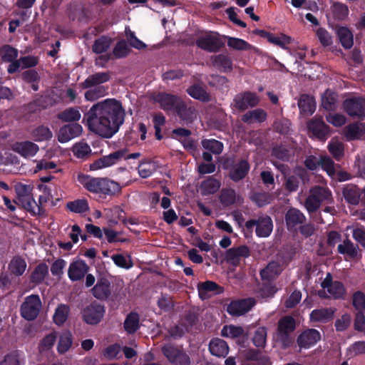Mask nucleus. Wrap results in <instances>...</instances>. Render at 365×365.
Returning a JSON list of instances; mask_svg holds the SVG:
<instances>
[{
	"label": "nucleus",
	"instance_id": "1",
	"mask_svg": "<svg viewBox=\"0 0 365 365\" xmlns=\"http://www.w3.org/2000/svg\"><path fill=\"white\" fill-rule=\"evenodd\" d=\"M125 110L120 101L108 98L93 105L84 114L83 121L90 130L110 138L115 134L123 123Z\"/></svg>",
	"mask_w": 365,
	"mask_h": 365
},
{
	"label": "nucleus",
	"instance_id": "2",
	"mask_svg": "<svg viewBox=\"0 0 365 365\" xmlns=\"http://www.w3.org/2000/svg\"><path fill=\"white\" fill-rule=\"evenodd\" d=\"M77 180L86 190L95 194L113 196L121 190L118 182L108 178H94L80 173L77 176Z\"/></svg>",
	"mask_w": 365,
	"mask_h": 365
},
{
	"label": "nucleus",
	"instance_id": "3",
	"mask_svg": "<svg viewBox=\"0 0 365 365\" xmlns=\"http://www.w3.org/2000/svg\"><path fill=\"white\" fill-rule=\"evenodd\" d=\"M333 202L331 191L327 187L315 185L309 189L304 207L309 213H312L315 212L322 204L331 205Z\"/></svg>",
	"mask_w": 365,
	"mask_h": 365
},
{
	"label": "nucleus",
	"instance_id": "4",
	"mask_svg": "<svg viewBox=\"0 0 365 365\" xmlns=\"http://www.w3.org/2000/svg\"><path fill=\"white\" fill-rule=\"evenodd\" d=\"M222 168L229 170V178L235 182L243 180L250 170V163L247 160L242 159L236 163L234 156L225 158Z\"/></svg>",
	"mask_w": 365,
	"mask_h": 365
},
{
	"label": "nucleus",
	"instance_id": "5",
	"mask_svg": "<svg viewBox=\"0 0 365 365\" xmlns=\"http://www.w3.org/2000/svg\"><path fill=\"white\" fill-rule=\"evenodd\" d=\"M343 108L350 117L363 119L365 118V98H348L343 102Z\"/></svg>",
	"mask_w": 365,
	"mask_h": 365
},
{
	"label": "nucleus",
	"instance_id": "6",
	"mask_svg": "<svg viewBox=\"0 0 365 365\" xmlns=\"http://www.w3.org/2000/svg\"><path fill=\"white\" fill-rule=\"evenodd\" d=\"M322 290L319 292L321 297L337 299L342 297L345 293L343 284L339 282H332V278L329 273L327 274V277L322 282Z\"/></svg>",
	"mask_w": 365,
	"mask_h": 365
},
{
	"label": "nucleus",
	"instance_id": "7",
	"mask_svg": "<svg viewBox=\"0 0 365 365\" xmlns=\"http://www.w3.org/2000/svg\"><path fill=\"white\" fill-rule=\"evenodd\" d=\"M41 307V302L38 295H30L27 297L21 307V316L27 319H35Z\"/></svg>",
	"mask_w": 365,
	"mask_h": 365
},
{
	"label": "nucleus",
	"instance_id": "8",
	"mask_svg": "<svg viewBox=\"0 0 365 365\" xmlns=\"http://www.w3.org/2000/svg\"><path fill=\"white\" fill-rule=\"evenodd\" d=\"M182 99V98L178 95L166 92H159L154 98L160 105V108L168 114L174 113Z\"/></svg>",
	"mask_w": 365,
	"mask_h": 365
},
{
	"label": "nucleus",
	"instance_id": "9",
	"mask_svg": "<svg viewBox=\"0 0 365 365\" xmlns=\"http://www.w3.org/2000/svg\"><path fill=\"white\" fill-rule=\"evenodd\" d=\"M259 102V99L255 93L247 91L243 93L237 94L233 100L232 105L235 109L240 111H244L249 107L257 106Z\"/></svg>",
	"mask_w": 365,
	"mask_h": 365
},
{
	"label": "nucleus",
	"instance_id": "10",
	"mask_svg": "<svg viewBox=\"0 0 365 365\" xmlns=\"http://www.w3.org/2000/svg\"><path fill=\"white\" fill-rule=\"evenodd\" d=\"M197 46L208 52H217L224 46L222 40L211 34H207L197 38L195 41Z\"/></svg>",
	"mask_w": 365,
	"mask_h": 365
},
{
	"label": "nucleus",
	"instance_id": "11",
	"mask_svg": "<svg viewBox=\"0 0 365 365\" xmlns=\"http://www.w3.org/2000/svg\"><path fill=\"white\" fill-rule=\"evenodd\" d=\"M173 114L176 115L184 124H190L196 118V109L189 106L183 98L179 103Z\"/></svg>",
	"mask_w": 365,
	"mask_h": 365
},
{
	"label": "nucleus",
	"instance_id": "12",
	"mask_svg": "<svg viewBox=\"0 0 365 365\" xmlns=\"http://www.w3.org/2000/svg\"><path fill=\"white\" fill-rule=\"evenodd\" d=\"M162 351L169 361L175 365H187L189 363L188 356L170 344L163 346Z\"/></svg>",
	"mask_w": 365,
	"mask_h": 365
},
{
	"label": "nucleus",
	"instance_id": "13",
	"mask_svg": "<svg viewBox=\"0 0 365 365\" xmlns=\"http://www.w3.org/2000/svg\"><path fill=\"white\" fill-rule=\"evenodd\" d=\"M105 313L104 307L99 304H91L83 311L84 321L90 324L98 323Z\"/></svg>",
	"mask_w": 365,
	"mask_h": 365
},
{
	"label": "nucleus",
	"instance_id": "14",
	"mask_svg": "<svg viewBox=\"0 0 365 365\" xmlns=\"http://www.w3.org/2000/svg\"><path fill=\"white\" fill-rule=\"evenodd\" d=\"M82 130V126L78 123L65 125L59 129L58 140L61 143H67L73 138L79 136Z\"/></svg>",
	"mask_w": 365,
	"mask_h": 365
},
{
	"label": "nucleus",
	"instance_id": "15",
	"mask_svg": "<svg viewBox=\"0 0 365 365\" xmlns=\"http://www.w3.org/2000/svg\"><path fill=\"white\" fill-rule=\"evenodd\" d=\"M255 304V300L248 298L232 302L227 307V312L233 316H240L249 312Z\"/></svg>",
	"mask_w": 365,
	"mask_h": 365
},
{
	"label": "nucleus",
	"instance_id": "16",
	"mask_svg": "<svg viewBox=\"0 0 365 365\" xmlns=\"http://www.w3.org/2000/svg\"><path fill=\"white\" fill-rule=\"evenodd\" d=\"M305 221V216L297 208L289 209L285 215L287 228H305L304 226Z\"/></svg>",
	"mask_w": 365,
	"mask_h": 365
},
{
	"label": "nucleus",
	"instance_id": "17",
	"mask_svg": "<svg viewBox=\"0 0 365 365\" xmlns=\"http://www.w3.org/2000/svg\"><path fill=\"white\" fill-rule=\"evenodd\" d=\"M187 93L192 98L202 103L211 101L212 98L210 93L206 91L205 86L202 82L195 83L186 89Z\"/></svg>",
	"mask_w": 365,
	"mask_h": 365
},
{
	"label": "nucleus",
	"instance_id": "18",
	"mask_svg": "<svg viewBox=\"0 0 365 365\" xmlns=\"http://www.w3.org/2000/svg\"><path fill=\"white\" fill-rule=\"evenodd\" d=\"M110 75L109 72H97L88 76L83 82L80 83L83 89L91 88L94 86H101V84L109 81Z\"/></svg>",
	"mask_w": 365,
	"mask_h": 365
},
{
	"label": "nucleus",
	"instance_id": "19",
	"mask_svg": "<svg viewBox=\"0 0 365 365\" xmlns=\"http://www.w3.org/2000/svg\"><path fill=\"white\" fill-rule=\"evenodd\" d=\"M88 266L81 259L73 261L70 264L68 275L71 280L77 281L82 279L88 272Z\"/></svg>",
	"mask_w": 365,
	"mask_h": 365
},
{
	"label": "nucleus",
	"instance_id": "20",
	"mask_svg": "<svg viewBox=\"0 0 365 365\" xmlns=\"http://www.w3.org/2000/svg\"><path fill=\"white\" fill-rule=\"evenodd\" d=\"M308 128L315 137L320 140L325 139L329 134V126L321 118H314L309 121Z\"/></svg>",
	"mask_w": 365,
	"mask_h": 365
},
{
	"label": "nucleus",
	"instance_id": "21",
	"mask_svg": "<svg viewBox=\"0 0 365 365\" xmlns=\"http://www.w3.org/2000/svg\"><path fill=\"white\" fill-rule=\"evenodd\" d=\"M38 146L31 141L16 142L13 145V150L24 158L34 156L38 151Z\"/></svg>",
	"mask_w": 365,
	"mask_h": 365
},
{
	"label": "nucleus",
	"instance_id": "22",
	"mask_svg": "<svg viewBox=\"0 0 365 365\" xmlns=\"http://www.w3.org/2000/svg\"><path fill=\"white\" fill-rule=\"evenodd\" d=\"M365 134V125L362 123H352L344 130V135L348 141L360 139Z\"/></svg>",
	"mask_w": 365,
	"mask_h": 365
},
{
	"label": "nucleus",
	"instance_id": "23",
	"mask_svg": "<svg viewBox=\"0 0 365 365\" xmlns=\"http://www.w3.org/2000/svg\"><path fill=\"white\" fill-rule=\"evenodd\" d=\"M17 205H21L24 209L29 212L32 215H41L43 208L38 205L29 194L25 197H16Z\"/></svg>",
	"mask_w": 365,
	"mask_h": 365
},
{
	"label": "nucleus",
	"instance_id": "24",
	"mask_svg": "<svg viewBox=\"0 0 365 365\" xmlns=\"http://www.w3.org/2000/svg\"><path fill=\"white\" fill-rule=\"evenodd\" d=\"M294 155L293 148L289 145H276L272 149V155L283 162H289Z\"/></svg>",
	"mask_w": 365,
	"mask_h": 365
},
{
	"label": "nucleus",
	"instance_id": "25",
	"mask_svg": "<svg viewBox=\"0 0 365 365\" xmlns=\"http://www.w3.org/2000/svg\"><path fill=\"white\" fill-rule=\"evenodd\" d=\"M321 338L320 334L315 329H309L303 332L298 338V344L301 347L309 348L314 345Z\"/></svg>",
	"mask_w": 365,
	"mask_h": 365
},
{
	"label": "nucleus",
	"instance_id": "26",
	"mask_svg": "<svg viewBox=\"0 0 365 365\" xmlns=\"http://www.w3.org/2000/svg\"><path fill=\"white\" fill-rule=\"evenodd\" d=\"M298 107L301 114L312 115L316 110L314 98L307 94L301 95L298 101Z\"/></svg>",
	"mask_w": 365,
	"mask_h": 365
},
{
	"label": "nucleus",
	"instance_id": "27",
	"mask_svg": "<svg viewBox=\"0 0 365 365\" xmlns=\"http://www.w3.org/2000/svg\"><path fill=\"white\" fill-rule=\"evenodd\" d=\"M267 113L262 108L249 110L242 116V121L247 124L263 123L267 120Z\"/></svg>",
	"mask_w": 365,
	"mask_h": 365
},
{
	"label": "nucleus",
	"instance_id": "28",
	"mask_svg": "<svg viewBox=\"0 0 365 365\" xmlns=\"http://www.w3.org/2000/svg\"><path fill=\"white\" fill-rule=\"evenodd\" d=\"M250 200L258 207H263L270 204L274 199V195L265 191L252 192L250 196Z\"/></svg>",
	"mask_w": 365,
	"mask_h": 365
},
{
	"label": "nucleus",
	"instance_id": "29",
	"mask_svg": "<svg viewBox=\"0 0 365 365\" xmlns=\"http://www.w3.org/2000/svg\"><path fill=\"white\" fill-rule=\"evenodd\" d=\"M197 290L200 298L202 299L208 298L211 294H217L222 292L221 287L211 281L200 283L197 285Z\"/></svg>",
	"mask_w": 365,
	"mask_h": 365
},
{
	"label": "nucleus",
	"instance_id": "30",
	"mask_svg": "<svg viewBox=\"0 0 365 365\" xmlns=\"http://www.w3.org/2000/svg\"><path fill=\"white\" fill-rule=\"evenodd\" d=\"M220 185L219 180L213 177H208L200 183V192L203 196L214 194L220 189Z\"/></svg>",
	"mask_w": 365,
	"mask_h": 365
},
{
	"label": "nucleus",
	"instance_id": "31",
	"mask_svg": "<svg viewBox=\"0 0 365 365\" xmlns=\"http://www.w3.org/2000/svg\"><path fill=\"white\" fill-rule=\"evenodd\" d=\"M209 349L210 353L218 357H225L229 351L227 343L220 339H215L210 342Z\"/></svg>",
	"mask_w": 365,
	"mask_h": 365
},
{
	"label": "nucleus",
	"instance_id": "32",
	"mask_svg": "<svg viewBox=\"0 0 365 365\" xmlns=\"http://www.w3.org/2000/svg\"><path fill=\"white\" fill-rule=\"evenodd\" d=\"M254 226L256 228H273L272 218L266 214H262L257 218L247 220L245 222V228H252Z\"/></svg>",
	"mask_w": 365,
	"mask_h": 365
},
{
	"label": "nucleus",
	"instance_id": "33",
	"mask_svg": "<svg viewBox=\"0 0 365 365\" xmlns=\"http://www.w3.org/2000/svg\"><path fill=\"white\" fill-rule=\"evenodd\" d=\"M93 294L95 297L104 299L108 298L110 293V284L106 279L98 280L97 284L92 289Z\"/></svg>",
	"mask_w": 365,
	"mask_h": 365
},
{
	"label": "nucleus",
	"instance_id": "34",
	"mask_svg": "<svg viewBox=\"0 0 365 365\" xmlns=\"http://www.w3.org/2000/svg\"><path fill=\"white\" fill-rule=\"evenodd\" d=\"M113 39L106 35L96 38L92 46V51L96 54H102L106 52L110 47Z\"/></svg>",
	"mask_w": 365,
	"mask_h": 365
},
{
	"label": "nucleus",
	"instance_id": "35",
	"mask_svg": "<svg viewBox=\"0 0 365 365\" xmlns=\"http://www.w3.org/2000/svg\"><path fill=\"white\" fill-rule=\"evenodd\" d=\"M250 255V250L246 246L231 248L227 251L226 259L232 264L238 262L240 257H247Z\"/></svg>",
	"mask_w": 365,
	"mask_h": 365
},
{
	"label": "nucleus",
	"instance_id": "36",
	"mask_svg": "<svg viewBox=\"0 0 365 365\" xmlns=\"http://www.w3.org/2000/svg\"><path fill=\"white\" fill-rule=\"evenodd\" d=\"M337 250L340 254L346 255V258L356 259L359 257L358 247L350 240H347L339 244Z\"/></svg>",
	"mask_w": 365,
	"mask_h": 365
},
{
	"label": "nucleus",
	"instance_id": "37",
	"mask_svg": "<svg viewBox=\"0 0 365 365\" xmlns=\"http://www.w3.org/2000/svg\"><path fill=\"white\" fill-rule=\"evenodd\" d=\"M343 196L350 205H356L359 203L360 192L356 185H348L343 189Z\"/></svg>",
	"mask_w": 365,
	"mask_h": 365
},
{
	"label": "nucleus",
	"instance_id": "38",
	"mask_svg": "<svg viewBox=\"0 0 365 365\" xmlns=\"http://www.w3.org/2000/svg\"><path fill=\"white\" fill-rule=\"evenodd\" d=\"M236 191L232 188H222L220 190L219 200L222 205L225 207L234 205L237 200Z\"/></svg>",
	"mask_w": 365,
	"mask_h": 365
},
{
	"label": "nucleus",
	"instance_id": "39",
	"mask_svg": "<svg viewBox=\"0 0 365 365\" xmlns=\"http://www.w3.org/2000/svg\"><path fill=\"white\" fill-rule=\"evenodd\" d=\"M322 106L328 111L337 108V94L327 89L322 98Z\"/></svg>",
	"mask_w": 365,
	"mask_h": 365
},
{
	"label": "nucleus",
	"instance_id": "40",
	"mask_svg": "<svg viewBox=\"0 0 365 365\" xmlns=\"http://www.w3.org/2000/svg\"><path fill=\"white\" fill-rule=\"evenodd\" d=\"M72 334L69 331H63L58 336L57 351L60 354L67 352L72 346Z\"/></svg>",
	"mask_w": 365,
	"mask_h": 365
},
{
	"label": "nucleus",
	"instance_id": "41",
	"mask_svg": "<svg viewBox=\"0 0 365 365\" xmlns=\"http://www.w3.org/2000/svg\"><path fill=\"white\" fill-rule=\"evenodd\" d=\"M22 79L27 83L31 84L33 91H37L39 89L38 83L41 76L35 69H29L22 73Z\"/></svg>",
	"mask_w": 365,
	"mask_h": 365
},
{
	"label": "nucleus",
	"instance_id": "42",
	"mask_svg": "<svg viewBox=\"0 0 365 365\" xmlns=\"http://www.w3.org/2000/svg\"><path fill=\"white\" fill-rule=\"evenodd\" d=\"M337 36L342 46L346 48H351L354 44L352 32L347 27H340L337 30Z\"/></svg>",
	"mask_w": 365,
	"mask_h": 365
},
{
	"label": "nucleus",
	"instance_id": "43",
	"mask_svg": "<svg viewBox=\"0 0 365 365\" xmlns=\"http://www.w3.org/2000/svg\"><path fill=\"white\" fill-rule=\"evenodd\" d=\"M201 145L205 150L214 155L220 154L224 148V145L221 141L213 138L202 140Z\"/></svg>",
	"mask_w": 365,
	"mask_h": 365
},
{
	"label": "nucleus",
	"instance_id": "44",
	"mask_svg": "<svg viewBox=\"0 0 365 365\" xmlns=\"http://www.w3.org/2000/svg\"><path fill=\"white\" fill-rule=\"evenodd\" d=\"M282 267L277 262H272L263 269L260 274L263 279L270 280L279 274Z\"/></svg>",
	"mask_w": 365,
	"mask_h": 365
},
{
	"label": "nucleus",
	"instance_id": "45",
	"mask_svg": "<svg viewBox=\"0 0 365 365\" xmlns=\"http://www.w3.org/2000/svg\"><path fill=\"white\" fill-rule=\"evenodd\" d=\"M81 113L77 108H68L59 113L58 118L63 122H76L81 118Z\"/></svg>",
	"mask_w": 365,
	"mask_h": 365
},
{
	"label": "nucleus",
	"instance_id": "46",
	"mask_svg": "<svg viewBox=\"0 0 365 365\" xmlns=\"http://www.w3.org/2000/svg\"><path fill=\"white\" fill-rule=\"evenodd\" d=\"M334 314V309L331 308L316 309L312 312L310 318L312 321L324 322L332 319Z\"/></svg>",
	"mask_w": 365,
	"mask_h": 365
},
{
	"label": "nucleus",
	"instance_id": "47",
	"mask_svg": "<svg viewBox=\"0 0 365 365\" xmlns=\"http://www.w3.org/2000/svg\"><path fill=\"white\" fill-rule=\"evenodd\" d=\"M221 334L223 336L231 339L247 336V333L242 327L235 325L225 326L221 331Z\"/></svg>",
	"mask_w": 365,
	"mask_h": 365
},
{
	"label": "nucleus",
	"instance_id": "48",
	"mask_svg": "<svg viewBox=\"0 0 365 365\" xmlns=\"http://www.w3.org/2000/svg\"><path fill=\"white\" fill-rule=\"evenodd\" d=\"M72 151L76 158L81 159L86 158L91 153L90 145L84 141L75 143L72 148Z\"/></svg>",
	"mask_w": 365,
	"mask_h": 365
},
{
	"label": "nucleus",
	"instance_id": "49",
	"mask_svg": "<svg viewBox=\"0 0 365 365\" xmlns=\"http://www.w3.org/2000/svg\"><path fill=\"white\" fill-rule=\"evenodd\" d=\"M130 48L127 42L122 39L118 41L114 46L112 54L115 59L123 58L129 55Z\"/></svg>",
	"mask_w": 365,
	"mask_h": 365
},
{
	"label": "nucleus",
	"instance_id": "50",
	"mask_svg": "<svg viewBox=\"0 0 365 365\" xmlns=\"http://www.w3.org/2000/svg\"><path fill=\"white\" fill-rule=\"evenodd\" d=\"M66 207L72 212L84 213L89 210L87 200L77 199L74 201L67 202Z\"/></svg>",
	"mask_w": 365,
	"mask_h": 365
},
{
	"label": "nucleus",
	"instance_id": "51",
	"mask_svg": "<svg viewBox=\"0 0 365 365\" xmlns=\"http://www.w3.org/2000/svg\"><path fill=\"white\" fill-rule=\"evenodd\" d=\"M331 11L335 19L343 21L349 15L348 6L341 2H334L331 6Z\"/></svg>",
	"mask_w": 365,
	"mask_h": 365
},
{
	"label": "nucleus",
	"instance_id": "52",
	"mask_svg": "<svg viewBox=\"0 0 365 365\" xmlns=\"http://www.w3.org/2000/svg\"><path fill=\"white\" fill-rule=\"evenodd\" d=\"M26 269V262L19 257L13 258L9 264V270L15 275H22Z\"/></svg>",
	"mask_w": 365,
	"mask_h": 365
},
{
	"label": "nucleus",
	"instance_id": "53",
	"mask_svg": "<svg viewBox=\"0 0 365 365\" xmlns=\"http://www.w3.org/2000/svg\"><path fill=\"white\" fill-rule=\"evenodd\" d=\"M18 50L9 44L3 45L0 48V56L4 62L14 61L18 57Z\"/></svg>",
	"mask_w": 365,
	"mask_h": 365
},
{
	"label": "nucleus",
	"instance_id": "54",
	"mask_svg": "<svg viewBox=\"0 0 365 365\" xmlns=\"http://www.w3.org/2000/svg\"><path fill=\"white\" fill-rule=\"evenodd\" d=\"M270 43L279 46L283 49H288L287 45L292 42V38L286 34H281L279 36H276L274 34H271L268 41Z\"/></svg>",
	"mask_w": 365,
	"mask_h": 365
},
{
	"label": "nucleus",
	"instance_id": "55",
	"mask_svg": "<svg viewBox=\"0 0 365 365\" xmlns=\"http://www.w3.org/2000/svg\"><path fill=\"white\" fill-rule=\"evenodd\" d=\"M33 136L36 141H45L50 140L53 134L47 126L39 125L34 130Z\"/></svg>",
	"mask_w": 365,
	"mask_h": 365
},
{
	"label": "nucleus",
	"instance_id": "56",
	"mask_svg": "<svg viewBox=\"0 0 365 365\" xmlns=\"http://www.w3.org/2000/svg\"><path fill=\"white\" fill-rule=\"evenodd\" d=\"M69 307L66 304H60L53 314V321L57 325L63 324L67 319Z\"/></svg>",
	"mask_w": 365,
	"mask_h": 365
},
{
	"label": "nucleus",
	"instance_id": "57",
	"mask_svg": "<svg viewBox=\"0 0 365 365\" xmlns=\"http://www.w3.org/2000/svg\"><path fill=\"white\" fill-rule=\"evenodd\" d=\"M295 327V322L292 317H285L282 318L278 324V331L280 334H287L292 331Z\"/></svg>",
	"mask_w": 365,
	"mask_h": 365
},
{
	"label": "nucleus",
	"instance_id": "58",
	"mask_svg": "<svg viewBox=\"0 0 365 365\" xmlns=\"http://www.w3.org/2000/svg\"><path fill=\"white\" fill-rule=\"evenodd\" d=\"M107 94V89L103 86H94L85 93V98L87 101H93Z\"/></svg>",
	"mask_w": 365,
	"mask_h": 365
},
{
	"label": "nucleus",
	"instance_id": "59",
	"mask_svg": "<svg viewBox=\"0 0 365 365\" xmlns=\"http://www.w3.org/2000/svg\"><path fill=\"white\" fill-rule=\"evenodd\" d=\"M125 331L129 333H134L139 328V317L137 314H130L124 322Z\"/></svg>",
	"mask_w": 365,
	"mask_h": 365
},
{
	"label": "nucleus",
	"instance_id": "60",
	"mask_svg": "<svg viewBox=\"0 0 365 365\" xmlns=\"http://www.w3.org/2000/svg\"><path fill=\"white\" fill-rule=\"evenodd\" d=\"M319 165L329 176L333 177L335 175L334 162L330 157L322 155L319 159Z\"/></svg>",
	"mask_w": 365,
	"mask_h": 365
},
{
	"label": "nucleus",
	"instance_id": "61",
	"mask_svg": "<svg viewBox=\"0 0 365 365\" xmlns=\"http://www.w3.org/2000/svg\"><path fill=\"white\" fill-rule=\"evenodd\" d=\"M267 330L264 327L257 328L254 334L252 341L255 346L263 348L266 344Z\"/></svg>",
	"mask_w": 365,
	"mask_h": 365
},
{
	"label": "nucleus",
	"instance_id": "62",
	"mask_svg": "<svg viewBox=\"0 0 365 365\" xmlns=\"http://www.w3.org/2000/svg\"><path fill=\"white\" fill-rule=\"evenodd\" d=\"M48 273L46 264H41L36 267L31 275V279L36 283L41 282Z\"/></svg>",
	"mask_w": 365,
	"mask_h": 365
},
{
	"label": "nucleus",
	"instance_id": "63",
	"mask_svg": "<svg viewBox=\"0 0 365 365\" xmlns=\"http://www.w3.org/2000/svg\"><path fill=\"white\" fill-rule=\"evenodd\" d=\"M227 45L229 47L238 51H246L250 46L245 40L235 37H228Z\"/></svg>",
	"mask_w": 365,
	"mask_h": 365
},
{
	"label": "nucleus",
	"instance_id": "64",
	"mask_svg": "<svg viewBox=\"0 0 365 365\" xmlns=\"http://www.w3.org/2000/svg\"><path fill=\"white\" fill-rule=\"evenodd\" d=\"M58 335L56 332H51L45 336L39 344L41 351H46L51 349L56 341Z\"/></svg>",
	"mask_w": 365,
	"mask_h": 365
}]
</instances>
